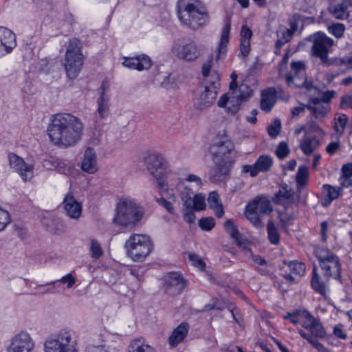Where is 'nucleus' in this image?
Returning a JSON list of instances; mask_svg holds the SVG:
<instances>
[{
    "label": "nucleus",
    "instance_id": "22",
    "mask_svg": "<svg viewBox=\"0 0 352 352\" xmlns=\"http://www.w3.org/2000/svg\"><path fill=\"white\" fill-rule=\"evenodd\" d=\"M306 107L316 119L324 118L330 110L329 104L321 101L318 97H311Z\"/></svg>",
    "mask_w": 352,
    "mask_h": 352
},
{
    "label": "nucleus",
    "instance_id": "21",
    "mask_svg": "<svg viewBox=\"0 0 352 352\" xmlns=\"http://www.w3.org/2000/svg\"><path fill=\"white\" fill-rule=\"evenodd\" d=\"M122 65L129 69L142 71L151 67L152 60L148 56L142 54L135 57H124Z\"/></svg>",
    "mask_w": 352,
    "mask_h": 352
},
{
    "label": "nucleus",
    "instance_id": "53",
    "mask_svg": "<svg viewBox=\"0 0 352 352\" xmlns=\"http://www.w3.org/2000/svg\"><path fill=\"white\" fill-rule=\"evenodd\" d=\"M54 166L58 172L67 175L69 173L72 165L71 163L64 160H57Z\"/></svg>",
    "mask_w": 352,
    "mask_h": 352
},
{
    "label": "nucleus",
    "instance_id": "5",
    "mask_svg": "<svg viewBox=\"0 0 352 352\" xmlns=\"http://www.w3.org/2000/svg\"><path fill=\"white\" fill-rule=\"evenodd\" d=\"M77 342L71 330L63 329L49 336L44 343L45 352H78Z\"/></svg>",
    "mask_w": 352,
    "mask_h": 352
},
{
    "label": "nucleus",
    "instance_id": "7",
    "mask_svg": "<svg viewBox=\"0 0 352 352\" xmlns=\"http://www.w3.org/2000/svg\"><path fill=\"white\" fill-rule=\"evenodd\" d=\"M314 254L319 261L323 274L329 278L340 280L341 267L338 257L324 247L316 248Z\"/></svg>",
    "mask_w": 352,
    "mask_h": 352
},
{
    "label": "nucleus",
    "instance_id": "57",
    "mask_svg": "<svg viewBox=\"0 0 352 352\" xmlns=\"http://www.w3.org/2000/svg\"><path fill=\"white\" fill-rule=\"evenodd\" d=\"M10 223L9 213L0 207V231L5 229L6 226Z\"/></svg>",
    "mask_w": 352,
    "mask_h": 352
},
{
    "label": "nucleus",
    "instance_id": "43",
    "mask_svg": "<svg viewBox=\"0 0 352 352\" xmlns=\"http://www.w3.org/2000/svg\"><path fill=\"white\" fill-rule=\"evenodd\" d=\"M347 122L348 118L346 115L344 113H337L336 115L333 129L340 137L343 135Z\"/></svg>",
    "mask_w": 352,
    "mask_h": 352
},
{
    "label": "nucleus",
    "instance_id": "52",
    "mask_svg": "<svg viewBox=\"0 0 352 352\" xmlns=\"http://www.w3.org/2000/svg\"><path fill=\"white\" fill-rule=\"evenodd\" d=\"M90 251L94 258H99L103 253L100 243L96 239H91Z\"/></svg>",
    "mask_w": 352,
    "mask_h": 352
},
{
    "label": "nucleus",
    "instance_id": "49",
    "mask_svg": "<svg viewBox=\"0 0 352 352\" xmlns=\"http://www.w3.org/2000/svg\"><path fill=\"white\" fill-rule=\"evenodd\" d=\"M303 315L305 320L301 322V326L310 331L318 319H316L307 311H304Z\"/></svg>",
    "mask_w": 352,
    "mask_h": 352
},
{
    "label": "nucleus",
    "instance_id": "55",
    "mask_svg": "<svg viewBox=\"0 0 352 352\" xmlns=\"http://www.w3.org/2000/svg\"><path fill=\"white\" fill-rule=\"evenodd\" d=\"M281 129V122L280 120L276 119L274 122L267 128L269 135L275 138L279 134Z\"/></svg>",
    "mask_w": 352,
    "mask_h": 352
},
{
    "label": "nucleus",
    "instance_id": "19",
    "mask_svg": "<svg viewBox=\"0 0 352 352\" xmlns=\"http://www.w3.org/2000/svg\"><path fill=\"white\" fill-rule=\"evenodd\" d=\"M67 216L73 220H78L82 214V204L76 200L72 194H67L63 201Z\"/></svg>",
    "mask_w": 352,
    "mask_h": 352
},
{
    "label": "nucleus",
    "instance_id": "3",
    "mask_svg": "<svg viewBox=\"0 0 352 352\" xmlns=\"http://www.w3.org/2000/svg\"><path fill=\"white\" fill-rule=\"evenodd\" d=\"M177 14L181 25L191 30H197L209 23V14L199 0H179Z\"/></svg>",
    "mask_w": 352,
    "mask_h": 352
},
{
    "label": "nucleus",
    "instance_id": "8",
    "mask_svg": "<svg viewBox=\"0 0 352 352\" xmlns=\"http://www.w3.org/2000/svg\"><path fill=\"white\" fill-rule=\"evenodd\" d=\"M83 64V55L81 52L80 42L78 39L69 41L65 58V69L67 76L74 79L78 75Z\"/></svg>",
    "mask_w": 352,
    "mask_h": 352
},
{
    "label": "nucleus",
    "instance_id": "48",
    "mask_svg": "<svg viewBox=\"0 0 352 352\" xmlns=\"http://www.w3.org/2000/svg\"><path fill=\"white\" fill-rule=\"evenodd\" d=\"M206 207L205 197L202 194H195L192 199L191 207L194 210H202Z\"/></svg>",
    "mask_w": 352,
    "mask_h": 352
},
{
    "label": "nucleus",
    "instance_id": "36",
    "mask_svg": "<svg viewBox=\"0 0 352 352\" xmlns=\"http://www.w3.org/2000/svg\"><path fill=\"white\" fill-rule=\"evenodd\" d=\"M128 352H156L155 349L144 339L138 338L131 340Z\"/></svg>",
    "mask_w": 352,
    "mask_h": 352
},
{
    "label": "nucleus",
    "instance_id": "17",
    "mask_svg": "<svg viewBox=\"0 0 352 352\" xmlns=\"http://www.w3.org/2000/svg\"><path fill=\"white\" fill-rule=\"evenodd\" d=\"M34 346V343L29 333L21 331L14 336L9 347L8 352H30Z\"/></svg>",
    "mask_w": 352,
    "mask_h": 352
},
{
    "label": "nucleus",
    "instance_id": "27",
    "mask_svg": "<svg viewBox=\"0 0 352 352\" xmlns=\"http://www.w3.org/2000/svg\"><path fill=\"white\" fill-rule=\"evenodd\" d=\"M41 223L48 232L54 234L60 235L65 231L62 221L59 218L52 215L44 216L41 219Z\"/></svg>",
    "mask_w": 352,
    "mask_h": 352
},
{
    "label": "nucleus",
    "instance_id": "26",
    "mask_svg": "<svg viewBox=\"0 0 352 352\" xmlns=\"http://www.w3.org/2000/svg\"><path fill=\"white\" fill-rule=\"evenodd\" d=\"M323 197L321 204L324 207H328L331 202L340 197L342 194V186L335 187L330 184H324L322 188Z\"/></svg>",
    "mask_w": 352,
    "mask_h": 352
},
{
    "label": "nucleus",
    "instance_id": "42",
    "mask_svg": "<svg viewBox=\"0 0 352 352\" xmlns=\"http://www.w3.org/2000/svg\"><path fill=\"white\" fill-rule=\"evenodd\" d=\"M85 352H119V351L115 347H111L100 343L96 344L93 339L87 344Z\"/></svg>",
    "mask_w": 352,
    "mask_h": 352
},
{
    "label": "nucleus",
    "instance_id": "46",
    "mask_svg": "<svg viewBox=\"0 0 352 352\" xmlns=\"http://www.w3.org/2000/svg\"><path fill=\"white\" fill-rule=\"evenodd\" d=\"M277 37L276 46L281 47L291 40L292 35L287 28H283L277 32Z\"/></svg>",
    "mask_w": 352,
    "mask_h": 352
},
{
    "label": "nucleus",
    "instance_id": "15",
    "mask_svg": "<svg viewBox=\"0 0 352 352\" xmlns=\"http://www.w3.org/2000/svg\"><path fill=\"white\" fill-rule=\"evenodd\" d=\"M8 159L10 167L20 175L23 181L26 182L33 178V164H27L22 157L13 153L8 154Z\"/></svg>",
    "mask_w": 352,
    "mask_h": 352
},
{
    "label": "nucleus",
    "instance_id": "60",
    "mask_svg": "<svg viewBox=\"0 0 352 352\" xmlns=\"http://www.w3.org/2000/svg\"><path fill=\"white\" fill-rule=\"evenodd\" d=\"M193 211L194 210L192 208H184V219L189 224L194 223L196 219Z\"/></svg>",
    "mask_w": 352,
    "mask_h": 352
},
{
    "label": "nucleus",
    "instance_id": "35",
    "mask_svg": "<svg viewBox=\"0 0 352 352\" xmlns=\"http://www.w3.org/2000/svg\"><path fill=\"white\" fill-rule=\"evenodd\" d=\"M177 189L179 192L184 207L185 208H190L191 207L192 199L195 195L193 190L189 186L186 185L184 181H179L177 186Z\"/></svg>",
    "mask_w": 352,
    "mask_h": 352
},
{
    "label": "nucleus",
    "instance_id": "24",
    "mask_svg": "<svg viewBox=\"0 0 352 352\" xmlns=\"http://www.w3.org/2000/svg\"><path fill=\"white\" fill-rule=\"evenodd\" d=\"M217 94L213 85L211 87H206L195 101V108L201 110L210 107L214 102Z\"/></svg>",
    "mask_w": 352,
    "mask_h": 352
},
{
    "label": "nucleus",
    "instance_id": "59",
    "mask_svg": "<svg viewBox=\"0 0 352 352\" xmlns=\"http://www.w3.org/2000/svg\"><path fill=\"white\" fill-rule=\"evenodd\" d=\"M340 107L342 109H352V94L343 95L340 98Z\"/></svg>",
    "mask_w": 352,
    "mask_h": 352
},
{
    "label": "nucleus",
    "instance_id": "9",
    "mask_svg": "<svg viewBox=\"0 0 352 352\" xmlns=\"http://www.w3.org/2000/svg\"><path fill=\"white\" fill-rule=\"evenodd\" d=\"M307 40L312 42L311 54L320 58L321 64L329 66L332 62L328 58L329 49L334 45V41L322 32L309 36Z\"/></svg>",
    "mask_w": 352,
    "mask_h": 352
},
{
    "label": "nucleus",
    "instance_id": "44",
    "mask_svg": "<svg viewBox=\"0 0 352 352\" xmlns=\"http://www.w3.org/2000/svg\"><path fill=\"white\" fill-rule=\"evenodd\" d=\"M300 336L305 339L309 344L316 348L318 352H330L329 349L326 348L322 344L319 342L316 338L306 333L302 329H300L298 331Z\"/></svg>",
    "mask_w": 352,
    "mask_h": 352
},
{
    "label": "nucleus",
    "instance_id": "63",
    "mask_svg": "<svg viewBox=\"0 0 352 352\" xmlns=\"http://www.w3.org/2000/svg\"><path fill=\"white\" fill-rule=\"evenodd\" d=\"M228 94H223L221 96L220 99L218 101V106L220 107H225L227 104L228 106H232V102L231 101V94L230 93Z\"/></svg>",
    "mask_w": 352,
    "mask_h": 352
},
{
    "label": "nucleus",
    "instance_id": "31",
    "mask_svg": "<svg viewBox=\"0 0 352 352\" xmlns=\"http://www.w3.org/2000/svg\"><path fill=\"white\" fill-rule=\"evenodd\" d=\"M248 206L251 210H254L261 214H270L273 210L270 199L264 196L256 197Z\"/></svg>",
    "mask_w": 352,
    "mask_h": 352
},
{
    "label": "nucleus",
    "instance_id": "28",
    "mask_svg": "<svg viewBox=\"0 0 352 352\" xmlns=\"http://www.w3.org/2000/svg\"><path fill=\"white\" fill-rule=\"evenodd\" d=\"M277 91L274 87H270L261 92L260 108L265 113H269L276 102Z\"/></svg>",
    "mask_w": 352,
    "mask_h": 352
},
{
    "label": "nucleus",
    "instance_id": "56",
    "mask_svg": "<svg viewBox=\"0 0 352 352\" xmlns=\"http://www.w3.org/2000/svg\"><path fill=\"white\" fill-rule=\"evenodd\" d=\"M199 226L203 230H211L215 226L214 219L212 217L201 218L199 221Z\"/></svg>",
    "mask_w": 352,
    "mask_h": 352
},
{
    "label": "nucleus",
    "instance_id": "32",
    "mask_svg": "<svg viewBox=\"0 0 352 352\" xmlns=\"http://www.w3.org/2000/svg\"><path fill=\"white\" fill-rule=\"evenodd\" d=\"M252 36V31L246 25H243L241 30L240 38V56L246 58L250 52V39Z\"/></svg>",
    "mask_w": 352,
    "mask_h": 352
},
{
    "label": "nucleus",
    "instance_id": "45",
    "mask_svg": "<svg viewBox=\"0 0 352 352\" xmlns=\"http://www.w3.org/2000/svg\"><path fill=\"white\" fill-rule=\"evenodd\" d=\"M267 237L270 242L273 245H278L280 242V234L275 223L270 221L267 226Z\"/></svg>",
    "mask_w": 352,
    "mask_h": 352
},
{
    "label": "nucleus",
    "instance_id": "50",
    "mask_svg": "<svg viewBox=\"0 0 352 352\" xmlns=\"http://www.w3.org/2000/svg\"><path fill=\"white\" fill-rule=\"evenodd\" d=\"M310 333H311L309 334L316 339V338H322L326 335L325 329L319 320H317L314 326L310 330Z\"/></svg>",
    "mask_w": 352,
    "mask_h": 352
},
{
    "label": "nucleus",
    "instance_id": "58",
    "mask_svg": "<svg viewBox=\"0 0 352 352\" xmlns=\"http://www.w3.org/2000/svg\"><path fill=\"white\" fill-rule=\"evenodd\" d=\"M305 65L302 61L292 62L291 63V68L294 71V74L302 75V77L305 76Z\"/></svg>",
    "mask_w": 352,
    "mask_h": 352
},
{
    "label": "nucleus",
    "instance_id": "6",
    "mask_svg": "<svg viewBox=\"0 0 352 352\" xmlns=\"http://www.w3.org/2000/svg\"><path fill=\"white\" fill-rule=\"evenodd\" d=\"M124 247L133 261L142 262L151 252L153 243L147 235L133 234L126 241Z\"/></svg>",
    "mask_w": 352,
    "mask_h": 352
},
{
    "label": "nucleus",
    "instance_id": "29",
    "mask_svg": "<svg viewBox=\"0 0 352 352\" xmlns=\"http://www.w3.org/2000/svg\"><path fill=\"white\" fill-rule=\"evenodd\" d=\"M351 4L349 0H342L340 3L329 6V13L338 20L347 19L350 16L349 8Z\"/></svg>",
    "mask_w": 352,
    "mask_h": 352
},
{
    "label": "nucleus",
    "instance_id": "33",
    "mask_svg": "<svg viewBox=\"0 0 352 352\" xmlns=\"http://www.w3.org/2000/svg\"><path fill=\"white\" fill-rule=\"evenodd\" d=\"M286 81L289 87L305 88L308 91L315 89L312 81L307 80L305 78V76L302 77V75H299L298 74L287 75Z\"/></svg>",
    "mask_w": 352,
    "mask_h": 352
},
{
    "label": "nucleus",
    "instance_id": "47",
    "mask_svg": "<svg viewBox=\"0 0 352 352\" xmlns=\"http://www.w3.org/2000/svg\"><path fill=\"white\" fill-rule=\"evenodd\" d=\"M287 265L290 272L296 275L302 276L305 274V265L297 261H289Z\"/></svg>",
    "mask_w": 352,
    "mask_h": 352
},
{
    "label": "nucleus",
    "instance_id": "20",
    "mask_svg": "<svg viewBox=\"0 0 352 352\" xmlns=\"http://www.w3.org/2000/svg\"><path fill=\"white\" fill-rule=\"evenodd\" d=\"M80 166L82 171L88 174H94L98 170V157L93 148L89 147L85 150Z\"/></svg>",
    "mask_w": 352,
    "mask_h": 352
},
{
    "label": "nucleus",
    "instance_id": "10",
    "mask_svg": "<svg viewBox=\"0 0 352 352\" xmlns=\"http://www.w3.org/2000/svg\"><path fill=\"white\" fill-rule=\"evenodd\" d=\"M171 52L179 60L194 62L201 55V51L195 41L191 39H178L173 43Z\"/></svg>",
    "mask_w": 352,
    "mask_h": 352
},
{
    "label": "nucleus",
    "instance_id": "4",
    "mask_svg": "<svg viewBox=\"0 0 352 352\" xmlns=\"http://www.w3.org/2000/svg\"><path fill=\"white\" fill-rule=\"evenodd\" d=\"M144 214L143 208L134 200L124 199L117 205L116 214L113 221L116 223L124 227L134 226L142 219Z\"/></svg>",
    "mask_w": 352,
    "mask_h": 352
},
{
    "label": "nucleus",
    "instance_id": "1",
    "mask_svg": "<svg viewBox=\"0 0 352 352\" xmlns=\"http://www.w3.org/2000/svg\"><path fill=\"white\" fill-rule=\"evenodd\" d=\"M47 131L54 144L69 148L82 140L84 124L79 118L71 113H57L52 116Z\"/></svg>",
    "mask_w": 352,
    "mask_h": 352
},
{
    "label": "nucleus",
    "instance_id": "39",
    "mask_svg": "<svg viewBox=\"0 0 352 352\" xmlns=\"http://www.w3.org/2000/svg\"><path fill=\"white\" fill-rule=\"evenodd\" d=\"M319 145V141L315 137L305 138L300 141V148L305 155H310Z\"/></svg>",
    "mask_w": 352,
    "mask_h": 352
},
{
    "label": "nucleus",
    "instance_id": "51",
    "mask_svg": "<svg viewBox=\"0 0 352 352\" xmlns=\"http://www.w3.org/2000/svg\"><path fill=\"white\" fill-rule=\"evenodd\" d=\"M329 32L336 38H341L345 30V25L343 23H337L328 27Z\"/></svg>",
    "mask_w": 352,
    "mask_h": 352
},
{
    "label": "nucleus",
    "instance_id": "11",
    "mask_svg": "<svg viewBox=\"0 0 352 352\" xmlns=\"http://www.w3.org/2000/svg\"><path fill=\"white\" fill-rule=\"evenodd\" d=\"M145 165L149 173L163 186V179L168 172V163L164 157L157 153L148 154L144 159Z\"/></svg>",
    "mask_w": 352,
    "mask_h": 352
},
{
    "label": "nucleus",
    "instance_id": "54",
    "mask_svg": "<svg viewBox=\"0 0 352 352\" xmlns=\"http://www.w3.org/2000/svg\"><path fill=\"white\" fill-rule=\"evenodd\" d=\"M275 153L278 158L280 160L285 158L289 153V149L287 144L285 142H280Z\"/></svg>",
    "mask_w": 352,
    "mask_h": 352
},
{
    "label": "nucleus",
    "instance_id": "13",
    "mask_svg": "<svg viewBox=\"0 0 352 352\" xmlns=\"http://www.w3.org/2000/svg\"><path fill=\"white\" fill-rule=\"evenodd\" d=\"M98 91L99 96L96 100V113L100 119H104L110 113L111 94L109 82L106 80H103Z\"/></svg>",
    "mask_w": 352,
    "mask_h": 352
},
{
    "label": "nucleus",
    "instance_id": "34",
    "mask_svg": "<svg viewBox=\"0 0 352 352\" xmlns=\"http://www.w3.org/2000/svg\"><path fill=\"white\" fill-rule=\"evenodd\" d=\"M189 330V325L186 322H182L172 332L168 338V343L171 346H175L182 342L186 337Z\"/></svg>",
    "mask_w": 352,
    "mask_h": 352
},
{
    "label": "nucleus",
    "instance_id": "37",
    "mask_svg": "<svg viewBox=\"0 0 352 352\" xmlns=\"http://www.w3.org/2000/svg\"><path fill=\"white\" fill-rule=\"evenodd\" d=\"M208 202L210 208L214 210L215 215L217 217L220 218L223 215L224 211L223 205L220 202L219 196L216 191H212L209 194Z\"/></svg>",
    "mask_w": 352,
    "mask_h": 352
},
{
    "label": "nucleus",
    "instance_id": "2",
    "mask_svg": "<svg viewBox=\"0 0 352 352\" xmlns=\"http://www.w3.org/2000/svg\"><path fill=\"white\" fill-rule=\"evenodd\" d=\"M234 144L227 138L214 141L210 146L214 166L209 172V179L214 184L226 182L230 171V154L234 150Z\"/></svg>",
    "mask_w": 352,
    "mask_h": 352
},
{
    "label": "nucleus",
    "instance_id": "16",
    "mask_svg": "<svg viewBox=\"0 0 352 352\" xmlns=\"http://www.w3.org/2000/svg\"><path fill=\"white\" fill-rule=\"evenodd\" d=\"M272 164L273 158L268 155H263L258 157L254 164H245L242 166L241 173H249L251 177H254L257 176L260 172H268Z\"/></svg>",
    "mask_w": 352,
    "mask_h": 352
},
{
    "label": "nucleus",
    "instance_id": "14",
    "mask_svg": "<svg viewBox=\"0 0 352 352\" xmlns=\"http://www.w3.org/2000/svg\"><path fill=\"white\" fill-rule=\"evenodd\" d=\"M231 101L232 106H228L226 111L230 114L236 113L240 108L241 104L248 100L252 96V91L251 88L245 85L241 84L233 89H230Z\"/></svg>",
    "mask_w": 352,
    "mask_h": 352
},
{
    "label": "nucleus",
    "instance_id": "38",
    "mask_svg": "<svg viewBox=\"0 0 352 352\" xmlns=\"http://www.w3.org/2000/svg\"><path fill=\"white\" fill-rule=\"evenodd\" d=\"M309 177L308 168L306 166H300L298 167L296 176V182L297 185V192L300 193L305 185L307 183Z\"/></svg>",
    "mask_w": 352,
    "mask_h": 352
},
{
    "label": "nucleus",
    "instance_id": "61",
    "mask_svg": "<svg viewBox=\"0 0 352 352\" xmlns=\"http://www.w3.org/2000/svg\"><path fill=\"white\" fill-rule=\"evenodd\" d=\"M58 281L66 284L67 288H71L76 283L75 278L70 273L63 276Z\"/></svg>",
    "mask_w": 352,
    "mask_h": 352
},
{
    "label": "nucleus",
    "instance_id": "12",
    "mask_svg": "<svg viewBox=\"0 0 352 352\" xmlns=\"http://www.w3.org/2000/svg\"><path fill=\"white\" fill-rule=\"evenodd\" d=\"M188 286V281L183 276L176 272L166 274L164 277V292L170 296L181 294Z\"/></svg>",
    "mask_w": 352,
    "mask_h": 352
},
{
    "label": "nucleus",
    "instance_id": "41",
    "mask_svg": "<svg viewBox=\"0 0 352 352\" xmlns=\"http://www.w3.org/2000/svg\"><path fill=\"white\" fill-rule=\"evenodd\" d=\"M224 229L230 234V237L235 240L238 244H241V235L239 233L237 226L232 219H228L224 223Z\"/></svg>",
    "mask_w": 352,
    "mask_h": 352
},
{
    "label": "nucleus",
    "instance_id": "62",
    "mask_svg": "<svg viewBox=\"0 0 352 352\" xmlns=\"http://www.w3.org/2000/svg\"><path fill=\"white\" fill-rule=\"evenodd\" d=\"M157 202L160 205L163 206L170 214H173L175 213L174 207L173 206V204L170 201H167L164 198H160V199H157Z\"/></svg>",
    "mask_w": 352,
    "mask_h": 352
},
{
    "label": "nucleus",
    "instance_id": "64",
    "mask_svg": "<svg viewBox=\"0 0 352 352\" xmlns=\"http://www.w3.org/2000/svg\"><path fill=\"white\" fill-rule=\"evenodd\" d=\"M213 63V58H211L210 59L208 60V61L203 64L202 65V75L204 77L208 76L211 70V68L212 67Z\"/></svg>",
    "mask_w": 352,
    "mask_h": 352
},
{
    "label": "nucleus",
    "instance_id": "30",
    "mask_svg": "<svg viewBox=\"0 0 352 352\" xmlns=\"http://www.w3.org/2000/svg\"><path fill=\"white\" fill-rule=\"evenodd\" d=\"M0 36L2 41V54L10 53L16 45L15 34L8 28L0 26Z\"/></svg>",
    "mask_w": 352,
    "mask_h": 352
},
{
    "label": "nucleus",
    "instance_id": "23",
    "mask_svg": "<svg viewBox=\"0 0 352 352\" xmlns=\"http://www.w3.org/2000/svg\"><path fill=\"white\" fill-rule=\"evenodd\" d=\"M272 201L276 204L283 205L287 208L288 205L295 203L294 192L287 184H282L274 195Z\"/></svg>",
    "mask_w": 352,
    "mask_h": 352
},
{
    "label": "nucleus",
    "instance_id": "25",
    "mask_svg": "<svg viewBox=\"0 0 352 352\" xmlns=\"http://www.w3.org/2000/svg\"><path fill=\"white\" fill-rule=\"evenodd\" d=\"M231 29V22L230 18L228 17L226 19V23L223 27L221 38L218 44L217 50V55L215 57L216 62H218L222 58V56H225L227 52V46L229 43V34Z\"/></svg>",
    "mask_w": 352,
    "mask_h": 352
},
{
    "label": "nucleus",
    "instance_id": "18",
    "mask_svg": "<svg viewBox=\"0 0 352 352\" xmlns=\"http://www.w3.org/2000/svg\"><path fill=\"white\" fill-rule=\"evenodd\" d=\"M329 278L324 274L321 275L318 273L317 267H314L312 270V276L310 281L311 287L317 294L323 297H326L329 292Z\"/></svg>",
    "mask_w": 352,
    "mask_h": 352
},
{
    "label": "nucleus",
    "instance_id": "40",
    "mask_svg": "<svg viewBox=\"0 0 352 352\" xmlns=\"http://www.w3.org/2000/svg\"><path fill=\"white\" fill-rule=\"evenodd\" d=\"M261 214L255 211L254 210H251L248 206H246L245 211V216L248 219V221L252 224V226L256 228H263V223L262 222V219L261 217Z\"/></svg>",
    "mask_w": 352,
    "mask_h": 352
}]
</instances>
